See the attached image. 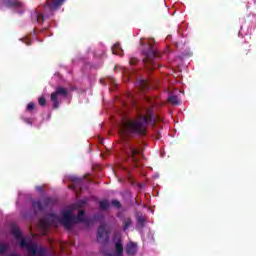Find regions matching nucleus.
Instances as JSON below:
<instances>
[{
    "label": "nucleus",
    "mask_w": 256,
    "mask_h": 256,
    "mask_svg": "<svg viewBox=\"0 0 256 256\" xmlns=\"http://www.w3.org/2000/svg\"><path fill=\"white\" fill-rule=\"evenodd\" d=\"M159 121H161V117L155 116L153 107H148L146 108V114H140L136 119H128L120 124L119 133L122 139V147L124 153L130 157L134 167H140L141 149L135 147L129 138L135 135L145 137L147 135V124L150 123L155 127Z\"/></svg>",
    "instance_id": "obj_1"
},
{
    "label": "nucleus",
    "mask_w": 256,
    "mask_h": 256,
    "mask_svg": "<svg viewBox=\"0 0 256 256\" xmlns=\"http://www.w3.org/2000/svg\"><path fill=\"white\" fill-rule=\"evenodd\" d=\"M140 45H142L144 48L142 50L143 55V63L148 69V71H153V69H157L160 64H157V61L161 59V53L159 50H157V47H155V40L154 39H148L146 41L141 40Z\"/></svg>",
    "instance_id": "obj_2"
},
{
    "label": "nucleus",
    "mask_w": 256,
    "mask_h": 256,
    "mask_svg": "<svg viewBox=\"0 0 256 256\" xmlns=\"http://www.w3.org/2000/svg\"><path fill=\"white\" fill-rule=\"evenodd\" d=\"M63 3H65V0H46L44 5V15L39 12V10H35L31 14L32 21H36V23H43L45 19L53 17V15H55V11L59 10Z\"/></svg>",
    "instance_id": "obj_3"
},
{
    "label": "nucleus",
    "mask_w": 256,
    "mask_h": 256,
    "mask_svg": "<svg viewBox=\"0 0 256 256\" xmlns=\"http://www.w3.org/2000/svg\"><path fill=\"white\" fill-rule=\"evenodd\" d=\"M61 223L64 225L65 229L71 230L75 223H91V220L85 218V211L80 210L77 216H74L71 211H65L62 214Z\"/></svg>",
    "instance_id": "obj_4"
},
{
    "label": "nucleus",
    "mask_w": 256,
    "mask_h": 256,
    "mask_svg": "<svg viewBox=\"0 0 256 256\" xmlns=\"http://www.w3.org/2000/svg\"><path fill=\"white\" fill-rule=\"evenodd\" d=\"M69 95V91L67 88L62 86L56 87L55 91L50 95V99L53 103L54 109H59V97H67Z\"/></svg>",
    "instance_id": "obj_5"
},
{
    "label": "nucleus",
    "mask_w": 256,
    "mask_h": 256,
    "mask_svg": "<svg viewBox=\"0 0 256 256\" xmlns=\"http://www.w3.org/2000/svg\"><path fill=\"white\" fill-rule=\"evenodd\" d=\"M53 203H54V201L51 198H45L43 200V204L39 200L33 201L32 208H33L34 213H41V211H43L46 207H51V205H53Z\"/></svg>",
    "instance_id": "obj_6"
},
{
    "label": "nucleus",
    "mask_w": 256,
    "mask_h": 256,
    "mask_svg": "<svg viewBox=\"0 0 256 256\" xmlns=\"http://www.w3.org/2000/svg\"><path fill=\"white\" fill-rule=\"evenodd\" d=\"M97 241L99 243L109 242V232L107 231V224H101L97 231Z\"/></svg>",
    "instance_id": "obj_7"
},
{
    "label": "nucleus",
    "mask_w": 256,
    "mask_h": 256,
    "mask_svg": "<svg viewBox=\"0 0 256 256\" xmlns=\"http://www.w3.org/2000/svg\"><path fill=\"white\" fill-rule=\"evenodd\" d=\"M0 3L8 8L19 9L18 13H23V4L19 0H0Z\"/></svg>",
    "instance_id": "obj_8"
},
{
    "label": "nucleus",
    "mask_w": 256,
    "mask_h": 256,
    "mask_svg": "<svg viewBox=\"0 0 256 256\" xmlns=\"http://www.w3.org/2000/svg\"><path fill=\"white\" fill-rule=\"evenodd\" d=\"M126 253L129 256H133L137 254V244L130 242L126 246Z\"/></svg>",
    "instance_id": "obj_9"
},
{
    "label": "nucleus",
    "mask_w": 256,
    "mask_h": 256,
    "mask_svg": "<svg viewBox=\"0 0 256 256\" xmlns=\"http://www.w3.org/2000/svg\"><path fill=\"white\" fill-rule=\"evenodd\" d=\"M114 253H116L119 256H123V241H121V239H119L115 243V252Z\"/></svg>",
    "instance_id": "obj_10"
},
{
    "label": "nucleus",
    "mask_w": 256,
    "mask_h": 256,
    "mask_svg": "<svg viewBox=\"0 0 256 256\" xmlns=\"http://www.w3.org/2000/svg\"><path fill=\"white\" fill-rule=\"evenodd\" d=\"M121 51H123V49H121V44L119 42L115 43L112 47V53L114 55H121Z\"/></svg>",
    "instance_id": "obj_11"
},
{
    "label": "nucleus",
    "mask_w": 256,
    "mask_h": 256,
    "mask_svg": "<svg viewBox=\"0 0 256 256\" xmlns=\"http://www.w3.org/2000/svg\"><path fill=\"white\" fill-rule=\"evenodd\" d=\"M131 225H133V220L131 218H125L123 220V231H127Z\"/></svg>",
    "instance_id": "obj_12"
},
{
    "label": "nucleus",
    "mask_w": 256,
    "mask_h": 256,
    "mask_svg": "<svg viewBox=\"0 0 256 256\" xmlns=\"http://www.w3.org/2000/svg\"><path fill=\"white\" fill-rule=\"evenodd\" d=\"M99 207H100V209H102V211H107V209H109V201H107V200L100 201Z\"/></svg>",
    "instance_id": "obj_13"
},
{
    "label": "nucleus",
    "mask_w": 256,
    "mask_h": 256,
    "mask_svg": "<svg viewBox=\"0 0 256 256\" xmlns=\"http://www.w3.org/2000/svg\"><path fill=\"white\" fill-rule=\"evenodd\" d=\"M168 102L172 103V105H179V98L176 95H171L168 98Z\"/></svg>",
    "instance_id": "obj_14"
},
{
    "label": "nucleus",
    "mask_w": 256,
    "mask_h": 256,
    "mask_svg": "<svg viewBox=\"0 0 256 256\" xmlns=\"http://www.w3.org/2000/svg\"><path fill=\"white\" fill-rule=\"evenodd\" d=\"M9 251V246L8 244L5 243H0V255H5Z\"/></svg>",
    "instance_id": "obj_15"
},
{
    "label": "nucleus",
    "mask_w": 256,
    "mask_h": 256,
    "mask_svg": "<svg viewBox=\"0 0 256 256\" xmlns=\"http://www.w3.org/2000/svg\"><path fill=\"white\" fill-rule=\"evenodd\" d=\"M149 87H150V85H149L148 81H146V80L140 81V89H142V91L149 89Z\"/></svg>",
    "instance_id": "obj_16"
},
{
    "label": "nucleus",
    "mask_w": 256,
    "mask_h": 256,
    "mask_svg": "<svg viewBox=\"0 0 256 256\" xmlns=\"http://www.w3.org/2000/svg\"><path fill=\"white\" fill-rule=\"evenodd\" d=\"M137 223L140 227H145V217H143V215L138 216Z\"/></svg>",
    "instance_id": "obj_17"
},
{
    "label": "nucleus",
    "mask_w": 256,
    "mask_h": 256,
    "mask_svg": "<svg viewBox=\"0 0 256 256\" xmlns=\"http://www.w3.org/2000/svg\"><path fill=\"white\" fill-rule=\"evenodd\" d=\"M38 103L41 107H45V105H47V99H45V97H40Z\"/></svg>",
    "instance_id": "obj_18"
},
{
    "label": "nucleus",
    "mask_w": 256,
    "mask_h": 256,
    "mask_svg": "<svg viewBox=\"0 0 256 256\" xmlns=\"http://www.w3.org/2000/svg\"><path fill=\"white\" fill-rule=\"evenodd\" d=\"M26 110L30 111V112L34 111L35 110V103H33V102L28 103V105L26 107Z\"/></svg>",
    "instance_id": "obj_19"
},
{
    "label": "nucleus",
    "mask_w": 256,
    "mask_h": 256,
    "mask_svg": "<svg viewBox=\"0 0 256 256\" xmlns=\"http://www.w3.org/2000/svg\"><path fill=\"white\" fill-rule=\"evenodd\" d=\"M82 181L83 180L81 178H77V177L72 178V183H75L76 185H81Z\"/></svg>",
    "instance_id": "obj_20"
},
{
    "label": "nucleus",
    "mask_w": 256,
    "mask_h": 256,
    "mask_svg": "<svg viewBox=\"0 0 256 256\" xmlns=\"http://www.w3.org/2000/svg\"><path fill=\"white\" fill-rule=\"evenodd\" d=\"M112 205L114 207H117L118 209H120L121 207V202H119V200H112Z\"/></svg>",
    "instance_id": "obj_21"
},
{
    "label": "nucleus",
    "mask_w": 256,
    "mask_h": 256,
    "mask_svg": "<svg viewBox=\"0 0 256 256\" xmlns=\"http://www.w3.org/2000/svg\"><path fill=\"white\" fill-rule=\"evenodd\" d=\"M87 204V199H82L78 202V207H83Z\"/></svg>",
    "instance_id": "obj_22"
},
{
    "label": "nucleus",
    "mask_w": 256,
    "mask_h": 256,
    "mask_svg": "<svg viewBox=\"0 0 256 256\" xmlns=\"http://www.w3.org/2000/svg\"><path fill=\"white\" fill-rule=\"evenodd\" d=\"M40 224L42 225V227H49V222H47V220L45 219L40 220Z\"/></svg>",
    "instance_id": "obj_23"
},
{
    "label": "nucleus",
    "mask_w": 256,
    "mask_h": 256,
    "mask_svg": "<svg viewBox=\"0 0 256 256\" xmlns=\"http://www.w3.org/2000/svg\"><path fill=\"white\" fill-rule=\"evenodd\" d=\"M48 219H59V217L56 214H54V213H50L48 215Z\"/></svg>",
    "instance_id": "obj_24"
},
{
    "label": "nucleus",
    "mask_w": 256,
    "mask_h": 256,
    "mask_svg": "<svg viewBox=\"0 0 256 256\" xmlns=\"http://www.w3.org/2000/svg\"><path fill=\"white\" fill-rule=\"evenodd\" d=\"M137 58L130 59V65H137Z\"/></svg>",
    "instance_id": "obj_25"
},
{
    "label": "nucleus",
    "mask_w": 256,
    "mask_h": 256,
    "mask_svg": "<svg viewBox=\"0 0 256 256\" xmlns=\"http://www.w3.org/2000/svg\"><path fill=\"white\" fill-rule=\"evenodd\" d=\"M107 256H119V255H117V253L114 252V253H109V254H107Z\"/></svg>",
    "instance_id": "obj_26"
},
{
    "label": "nucleus",
    "mask_w": 256,
    "mask_h": 256,
    "mask_svg": "<svg viewBox=\"0 0 256 256\" xmlns=\"http://www.w3.org/2000/svg\"><path fill=\"white\" fill-rule=\"evenodd\" d=\"M134 107H136V109H138V111H141V110L143 109L142 107L137 106V105H135V104H134Z\"/></svg>",
    "instance_id": "obj_27"
},
{
    "label": "nucleus",
    "mask_w": 256,
    "mask_h": 256,
    "mask_svg": "<svg viewBox=\"0 0 256 256\" xmlns=\"http://www.w3.org/2000/svg\"><path fill=\"white\" fill-rule=\"evenodd\" d=\"M38 191H42V188H41V187H38Z\"/></svg>",
    "instance_id": "obj_28"
},
{
    "label": "nucleus",
    "mask_w": 256,
    "mask_h": 256,
    "mask_svg": "<svg viewBox=\"0 0 256 256\" xmlns=\"http://www.w3.org/2000/svg\"><path fill=\"white\" fill-rule=\"evenodd\" d=\"M249 54V50H246V55H248Z\"/></svg>",
    "instance_id": "obj_29"
},
{
    "label": "nucleus",
    "mask_w": 256,
    "mask_h": 256,
    "mask_svg": "<svg viewBox=\"0 0 256 256\" xmlns=\"http://www.w3.org/2000/svg\"><path fill=\"white\" fill-rule=\"evenodd\" d=\"M73 187V189H75V186H72Z\"/></svg>",
    "instance_id": "obj_30"
}]
</instances>
